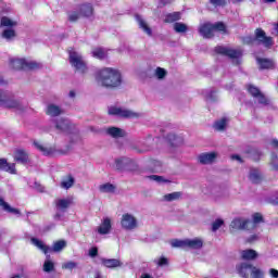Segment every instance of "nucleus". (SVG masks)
Here are the masks:
<instances>
[{
  "mask_svg": "<svg viewBox=\"0 0 278 278\" xmlns=\"http://www.w3.org/2000/svg\"><path fill=\"white\" fill-rule=\"evenodd\" d=\"M75 97H76L75 90H71L70 93H68V98L70 99H75Z\"/></svg>",
  "mask_w": 278,
  "mask_h": 278,
  "instance_id": "59",
  "label": "nucleus"
},
{
  "mask_svg": "<svg viewBox=\"0 0 278 278\" xmlns=\"http://www.w3.org/2000/svg\"><path fill=\"white\" fill-rule=\"evenodd\" d=\"M252 220H253V225H257V224H260V223H263L264 217H263L262 214H260V213H254V214L252 215Z\"/></svg>",
  "mask_w": 278,
  "mask_h": 278,
  "instance_id": "48",
  "label": "nucleus"
},
{
  "mask_svg": "<svg viewBox=\"0 0 278 278\" xmlns=\"http://www.w3.org/2000/svg\"><path fill=\"white\" fill-rule=\"evenodd\" d=\"M96 81L103 88H118L123 84V78L118 70L104 67L97 72Z\"/></svg>",
  "mask_w": 278,
  "mask_h": 278,
  "instance_id": "1",
  "label": "nucleus"
},
{
  "mask_svg": "<svg viewBox=\"0 0 278 278\" xmlns=\"http://www.w3.org/2000/svg\"><path fill=\"white\" fill-rule=\"evenodd\" d=\"M72 204L73 200L71 198L55 200L56 213L54 215V220H62L64 214H66V210L71 207Z\"/></svg>",
  "mask_w": 278,
  "mask_h": 278,
  "instance_id": "11",
  "label": "nucleus"
},
{
  "mask_svg": "<svg viewBox=\"0 0 278 278\" xmlns=\"http://www.w3.org/2000/svg\"><path fill=\"white\" fill-rule=\"evenodd\" d=\"M55 127L62 134H71V129L73 128V125H71V122L68 119H59L56 122Z\"/></svg>",
  "mask_w": 278,
  "mask_h": 278,
  "instance_id": "20",
  "label": "nucleus"
},
{
  "mask_svg": "<svg viewBox=\"0 0 278 278\" xmlns=\"http://www.w3.org/2000/svg\"><path fill=\"white\" fill-rule=\"evenodd\" d=\"M206 99H208V101H214L216 99V92L211 91L207 96Z\"/></svg>",
  "mask_w": 278,
  "mask_h": 278,
  "instance_id": "56",
  "label": "nucleus"
},
{
  "mask_svg": "<svg viewBox=\"0 0 278 278\" xmlns=\"http://www.w3.org/2000/svg\"><path fill=\"white\" fill-rule=\"evenodd\" d=\"M256 100L260 103V105H268L269 103V101L267 100L266 96H264V93L258 94Z\"/></svg>",
  "mask_w": 278,
  "mask_h": 278,
  "instance_id": "49",
  "label": "nucleus"
},
{
  "mask_svg": "<svg viewBox=\"0 0 278 278\" xmlns=\"http://www.w3.org/2000/svg\"><path fill=\"white\" fill-rule=\"evenodd\" d=\"M70 64L75 68L76 73H81V75L88 73V64L86 63V60H84L81 53L73 49L70 50Z\"/></svg>",
  "mask_w": 278,
  "mask_h": 278,
  "instance_id": "5",
  "label": "nucleus"
},
{
  "mask_svg": "<svg viewBox=\"0 0 278 278\" xmlns=\"http://www.w3.org/2000/svg\"><path fill=\"white\" fill-rule=\"evenodd\" d=\"M83 16L81 13H77V12H71L68 13V21H71V23H75L76 21H79V17Z\"/></svg>",
  "mask_w": 278,
  "mask_h": 278,
  "instance_id": "46",
  "label": "nucleus"
},
{
  "mask_svg": "<svg viewBox=\"0 0 278 278\" xmlns=\"http://www.w3.org/2000/svg\"><path fill=\"white\" fill-rule=\"evenodd\" d=\"M187 249H203V241L200 238L187 239Z\"/></svg>",
  "mask_w": 278,
  "mask_h": 278,
  "instance_id": "25",
  "label": "nucleus"
},
{
  "mask_svg": "<svg viewBox=\"0 0 278 278\" xmlns=\"http://www.w3.org/2000/svg\"><path fill=\"white\" fill-rule=\"evenodd\" d=\"M96 231H98L100 236H108V233L112 231V219L110 217H105Z\"/></svg>",
  "mask_w": 278,
  "mask_h": 278,
  "instance_id": "14",
  "label": "nucleus"
},
{
  "mask_svg": "<svg viewBox=\"0 0 278 278\" xmlns=\"http://www.w3.org/2000/svg\"><path fill=\"white\" fill-rule=\"evenodd\" d=\"M63 270H75L77 268V263L70 261L62 264Z\"/></svg>",
  "mask_w": 278,
  "mask_h": 278,
  "instance_id": "44",
  "label": "nucleus"
},
{
  "mask_svg": "<svg viewBox=\"0 0 278 278\" xmlns=\"http://www.w3.org/2000/svg\"><path fill=\"white\" fill-rule=\"evenodd\" d=\"M47 114L48 116H60V114H62V109L58 105L50 104L48 105Z\"/></svg>",
  "mask_w": 278,
  "mask_h": 278,
  "instance_id": "30",
  "label": "nucleus"
},
{
  "mask_svg": "<svg viewBox=\"0 0 278 278\" xmlns=\"http://www.w3.org/2000/svg\"><path fill=\"white\" fill-rule=\"evenodd\" d=\"M254 240H257V236H255V235L250 237L249 242H254Z\"/></svg>",
  "mask_w": 278,
  "mask_h": 278,
  "instance_id": "62",
  "label": "nucleus"
},
{
  "mask_svg": "<svg viewBox=\"0 0 278 278\" xmlns=\"http://www.w3.org/2000/svg\"><path fill=\"white\" fill-rule=\"evenodd\" d=\"M31 244H34V247H37V249H39V251H42V253H45V255H47V253H60V251H62L63 249L66 248V241L64 240H60V241H55L53 243L52 248H49L47 244H45V242H42L40 239L37 238H31L30 239Z\"/></svg>",
  "mask_w": 278,
  "mask_h": 278,
  "instance_id": "4",
  "label": "nucleus"
},
{
  "mask_svg": "<svg viewBox=\"0 0 278 278\" xmlns=\"http://www.w3.org/2000/svg\"><path fill=\"white\" fill-rule=\"evenodd\" d=\"M170 244L174 249H188L187 239L185 240L174 239L170 241Z\"/></svg>",
  "mask_w": 278,
  "mask_h": 278,
  "instance_id": "34",
  "label": "nucleus"
},
{
  "mask_svg": "<svg viewBox=\"0 0 278 278\" xmlns=\"http://www.w3.org/2000/svg\"><path fill=\"white\" fill-rule=\"evenodd\" d=\"M256 40L264 45V47H273V38L267 37L264 30L257 28L255 31Z\"/></svg>",
  "mask_w": 278,
  "mask_h": 278,
  "instance_id": "15",
  "label": "nucleus"
},
{
  "mask_svg": "<svg viewBox=\"0 0 278 278\" xmlns=\"http://www.w3.org/2000/svg\"><path fill=\"white\" fill-rule=\"evenodd\" d=\"M241 257L242 260H245L247 262H251L253 260H257V252L255 250H243L241 251Z\"/></svg>",
  "mask_w": 278,
  "mask_h": 278,
  "instance_id": "23",
  "label": "nucleus"
},
{
  "mask_svg": "<svg viewBox=\"0 0 278 278\" xmlns=\"http://www.w3.org/2000/svg\"><path fill=\"white\" fill-rule=\"evenodd\" d=\"M0 170H4L11 175H16V164L8 163V160L0 159Z\"/></svg>",
  "mask_w": 278,
  "mask_h": 278,
  "instance_id": "19",
  "label": "nucleus"
},
{
  "mask_svg": "<svg viewBox=\"0 0 278 278\" xmlns=\"http://www.w3.org/2000/svg\"><path fill=\"white\" fill-rule=\"evenodd\" d=\"M212 5L218 8V5H225V0H211Z\"/></svg>",
  "mask_w": 278,
  "mask_h": 278,
  "instance_id": "54",
  "label": "nucleus"
},
{
  "mask_svg": "<svg viewBox=\"0 0 278 278\" xmlns=\"http://www.w3.org/2000/svg\"><path fill=\"white\" fill-rule=\"evenodd\" d=\"M101 262L105 268H118L123 266V263L116 258H102Z\"/></svg>",
  "mask_w": 278,
  "mask_h": 278,
  "instance_id": "22",
  "label": "nucleus"
},
{
  "mask_svg": "<svg viewBox=\"0 0 278 278\" xmlns=\"http://www.w3.org/2000/svg\"><path fill=\"white\" fill-rule=\"evenodd\" d=\"M253 225V222L243 217H237L230 223V229L232 231H240L242 229H249V226Z\"/></svg>",
  "mask_w": 278,
  "mask_h": 278,
  "instance_id": "13",
  "label": "nucleus"
},
{
  "mask_svg": "<svg viewBox=\"0 0 278 278\" xmlns=\"http://www.w3.org/2000/svg\"><path fill=\"white\" fill-rule=\"evenodd\" d=\"M217 157H218V153L206 152L199 155V162L200 164H213V162H216Z\"/></svg>",
  "mask_w": 278,
  "mask_h": 278,
  "instance_id": "16",
  "label": "nucleus"
},
{
  "mask_svg": "<svg viewBox=\"0 0 278 278\" xmlns=\"http://www.w3.org/2000/svg\"><path fill=\"white\" fill-rule=\"evenodd\" d=\"M232 160H237L238 162H242V159L238 154L232 155Z\"/></svg>",
  "mask_w": 278,
  "mask_h": 278,
  "instance_id": "61",
  "label": "nucleus"
},
{
  "mask_svg": "<svg viewBox=\"0 0 278 278\" xmlns=\"http://www.w3.org/2000/svg\"><path fill=\"white\" fill-rule=\"evenodd\" d=\"M269 274L271 275L273 278H278V270H277V269L271 268V269L269 270Z\"/></svg>",
  "mask_w": 278,
  "mask_h": 278,
  "instance_id": "57",
  "label": "nucleus"
},
{
  "mask_svg": "<svg viewBox=\"0 0 278 278\" xmlns=\"http://www.w3.org/2000/svg\"><path fill=\"white\" fill-rule=\"evenodd\" d=\"M135 18L139 25V28L143 30V34H147V36H153V30L151 29L147 21L142 18V15L136 14Z\"/></svg>",
  "mask_w": 278,
  "mask_h": 278,
  "instance_id": "18",
  "label": "nucleus"
},
{
  "mask_svg": "<svg viewBox=\"0 0 278 278\" xmlns=\"http://www.w3.org/2000/svg\"><path fill=\"white\" fill-rule=\"evenodd\" d=\"M154 262L157 266H168V260L166 257L156 258Z\"/></svg>",
  "mask_w": 278,
  "mask_h": 278,
  "instance_id": "50",
  "label": "nucleus"
},
{
  "mask_svg": "<svg viewBox=\"0 0 278 278\" xmlns=\"http://www.w3.org/2000/svg\"><path fill=\"white\" fill-rule=\"evenodd\" d=\"M92 55L98 60H105V58H108V52L103 48H94L92 50Z\"/></svg>",
  "mask_w": 278,
  "mask_h": 278,
  "instance_id": "31",
  "label": "nucleus"
},
{
  "mask_svg": "<svg viewBox=\"0 0 278 278\" xmlns=\"http://www.w3.org/2000/svg\"><path fill=\"white\" fill-rule=\"evenodd\" d=\"M108 113L110 116H117V118H140V113L123 106L111 105Z\"/></svg>",
  "mask_w": 278,
  "mask_h": 278,
  "instance_id": "6",
  "label": "nucleus"
},
{
  "mask_svg": "<svg viewBox=\"0 0 278 278\" xmlns=\"http://www.w3.org/2000/svg\"><path fill=\"white\" fill-rule=\"evenodd\" d=\"M10 66L14 71H34V68H38V63L34 61L28 62L25 59H11Z\"/></svg>",
  "mask_w": 278,
  "mask_h": 278,
  "instance_id": "8",
  "label": "nucleus"
},
{
  "mask_svg": "<svg viewBox=\"0 0 278 278\" xmlns=\"http://www.w3.org/2000/svg\"><path fill=\"white\" fill-rule=\"evenodd\" d=\"M16 36V33L14 31V29H5L2 33V38H5V40H12V38H14Z\"/></svg>",
  "mask_w": 278,
  "mask_h": 278,
  "instance_id": "43",
  "label": "nucleus"
},
{
  "mask_svg": "<svg viewBox=\"0 0 278 278\" xmlns=\"http://www.w3.org/2000/svg\"><path fill=\"white\" fill-rule=\"evenodd\" d=\"M92 4L88 3V4H83L80 7V14L81 16H92Z\"/></svg>",
  "mask_w": 278,
  "mask_h": 278,
  "instance_id": "35",
  "label": "nucleus"
},
{
  "mask_svg": "<svg viewBox=\"0 0 278 278\" xmlns=\"http://www.w3.org/2000/svg\"><path fill=\"white\" fill-rule=\"evenodd\" d=\"M115 168L117 170H128L131 173L134 170H138V164L129 157L122 156L115 160Z\"/></svg>",
  "mask_w": 278,
  "mask_h": 278,
  "instance_id": "10",
  "label": "nucleus"
},
{
  "mask_svg": "<svg viewBox=\"0 0 278 278\" xmlns=\"http://www.w3.org/2000/svg\"><path fill=\"white\" fill-rule=\"evenodd\" d=\"M243 42L244 45H253V42H255V39L253 37L248 36L243 38Z\"/></svg>",
  "mask_w": 278,
  "mask_h": 278,
  "instance_id": "55",
  "label": "nucleus"
},
{
  "mask_svg": "<svg viewBox=\"0 0 278 278\" xmlns=\"http://www.w3.org/2000/svg\"><path fill=\"white\" fill-rule=\"evenodd\" d=\"M215 52L219 55H226L230 58L233 64H240V58H242V50H233L227 47L218 46L215 48Z\"/></svg>",
  "mask_w": 278,
  "mask_h": 278,
  "instance_id": "9",
  "label": "nucleus"
},
{
  "mask_svg": "<svg viewBox=\"0 0 278 278\" xmlns=\"http://www.w3.org/2000/svg\"><path fill=\"white\" fill-rule=\"evenodd\" d=\"M273 168H275V170H278V156L277 154H271V162H270Z\"/></svg>",
  "mask_w": 278,
  "mask_h": 278,
  "instance_id": "51",
  "label": "nucleus"
},
{
  "mask_svg": "<svg viewBox=\"0 0 278 278\" xmlns=\"http://www.w3.org/2000/svg\"><path fill=\"white\" fill-rule=\"evenodd\" d=\"M174 31H176V34H186L188 31V25L176 22L174 24Z\"/></svg>",
  "mask_w": 278,
  "mask_h": 278,
  "instance_id": "37",
  "label": "nucleus"
},
{
  "mask_svg": "<svg viewBox=\"0 0 278 278\" xmlns=\"http://www.w3.org/2000/svg\"><path fill=\"white\" fill-rule=\"evenodd\" d=\"M5 80L3 79V77H0V86H4Z\"/></svg>",
  "mask_w": 278,
  "mask_h": 278,
  "instance_id": "63",
  "label": "nucleus"
},
{
  "mask_svg": "<svg viewBox=\"0 0 278 278\" xmlns=\"http://www.w3.org/2000/svg\"><path fill=\"white\" fill-rule=\"evenodd\" d=\"M34 147L42 153V155H51L53 148L45 147L40 141H34Z\"/></svg>",
  "mask_w": 278,
  "mask_h": 278,
  "instance_id": "24",
  "label": "nucleus"
},
{
  "mask_svg": "<svg viewBox=\"0 0 278 278\" xmlns=\"http://www.w3.org/2000/svg\"><path fill=\"white\" fill-rule=\"evenodd\" d=\"M250 94H252V97H254V99H257V96H260L262 92L260 91V89L253 85H250L248 88Z\"/></svg>",
  "mask_w": 278,
  "mask_h": 278,
  "instance_id": "45",
  "label": "nucleus"
},
{
  "mask_svg": "<svg viewBox=\"0 0 278 278\" xmlns=\"http://www.w3.org/2000/svg\"><path fill=\"white\" fill-rule=\"evenodd\" d=\"M249 179L252 184H260V181H262V174L258 169L253 168L250 170Z\"/></svg>",
  "mask_w": 278,
  "mask_h": 278,
  "instance_id": "28",
  "label": "nucleus"
},
{
  "mask_svg": "<svg viewBox=\"0 0 278 278\" xmlns=\"http://www.w3.org/2000/svg\"><path fill=\"white\" fill-rule=\"evenodd\" d=\"M148 179H151V181H156V184H170V180L157 175L148 176Z\"/></svg>",
  "mask_w": 278,
  "mask_h": 278,
  "instance_id": "41",
  "label": "nucleus"
},
{
  "mask_svg": "<svg viewBox=\"0 0 278 278\" xmlns=\"http://www.w3.org/2000/svg\"><path fill=\"white\" fill-rule=\"evenodd\" d=\"M121 227L125 231H134L138 229V218L131 213H124L121 217Z\"/></svg>",
  "mask_w": 278,
  "mask_h": 278,
  "instance_id": "12",
  "label": "nucleus"
},
{
  "mask_svg": "<svg viewBox=\"0 0 278 278\" xmlns=\"http://www.w3.org/2000/svg\"><path fill=\"white\" fill-rule=\"evenodd\" d=\"M55 270V263L51 261V256L47 255V258L43 263V271L45 273H53Z\"/></svg>",
  "mask_w": 278,
  "mask_h": 278,
  "instance_id": "29",
  "label": "nucleus"
},
{
  "mask_svg": "<svg viewBox=\"0 0 278 278\" xmlns=\"http://www.w3.org/2000/svg\"><path fill=\"white\" fill-rule=\"evenodd\" d=\"M13 157L17 164H27L29 162V154L23 149L15 150Z\"/></svg>",
  "mask_w": 278,
  "mask_h": 278,
  "instance_id": "17",
  "label": "nucleus"
},
{
  "mask_svg": "<svg viewBox=\"0 0 278 278\" xmlns=\"http://www.w3.org/2000/svg\"><path fill=\"white\" fill-rule=\"evenodd\" d=\"M167 140H169L173 146L177 144V142H181V139H179V137H176L175 135H169L167 137Z\"/></svg>",
  "mask_w": 278,
  "mask_h": 278,
  "instance_id": "52",
  "label": "nucleus"
},
{
  "mask_svg": "<svg viewBox=\"0 0 278 278\" xmlns=\"http://www.w3.org/2000/svg\"><path fill=\"white\" fill-rule=\"evenodd\" d=\"M15 25H16V22L12 21L9 17L3 16L0 20V27H15Z\"/></svg>",
  "mask_w": 278,
  "mask_h": 278,
  "instance_id": "39",
  "label": "nucleus"
},
{
  "mask_svg": "<svg viewBox=\"0 0 278 278\" xmlns=\"http://www.w3.org/2000/svg\"><path fill=\"white\" fill-rule=\"evenodd\" d=\"M108 136H111V138H125L126 132L124 129L112 126L106 128Z\"/></svg>",
  "mask_w": 278,
  "mask_h": 278,
  "instance_id": "21",
  "label": "nucleus"
},
{
  "mask_svg": "<svg viewBox=\"0 0 278 278\" xmlns=\"http://www.w3.org/2000/svg\"><path fill=\"white\" fill-rule=\"evenodd\" d=\"M180 20H181V13L179 12L168 13L165 16V23H175Z\"/></svg>",
  "mask_w": 278,
  "mask_h": 278,
  "instance_id": "32",
  "label": "nucleus"
},
{
  "mask_svg": "<svg viewBox=\"0 0 278 278\" xmlns=\"http://www.w3.org/2000/svg\"><path fill=\"white\" fill-rule=\"evenodd\" d=\"M222 225H225V222L223 219H216L212 224V231H218V229H220Z\"/></svg>",
  "mask_w": 278,
  "mask_h": 278,
  "instance_id": "47",
  "label": "nucleus"
},
{
  "mask_svg": "<svg viewBox=\"0 0 278 278\" xmlns=\"http://www.w3.org/2000/svg\"><path fill=\"white\" fill-rule=\"evenodd\" d=\"M271 146L274 147V149H278V140L277 139H273L271 140Z\"/></svg>",
  "mask_w": 278,
  "mask_h": 278,
  "instance_id": "58",
  "label": "nucleus"
},
{
  "mask_svg": "<svg viewBox=\"0 0 278 278\" xmlns=\"http://www.w3.org/2000/svg\"><path fill=\"white\" fill-rule=\"evenodd\" d=\"M269 203H271V205H278V198H276L275 200L270 199Z\"/></svg>",
  "mask_w": 278,
  "mask_h": 278,
  "instance_id": "60",
  "label": "nucleus"
},
{
  "mask_svg": "<svg viewBox=\"0 0 278 278\" xmlns=\"http://www.w3.org/2000/svg\"><path fill=\"white\" fill-rule=\"evenodd\" d=\"M0 207H3L5 212H10L11 214H21V212L17 208H12L10 204L3 201V199L0 198Z\"/></svg>",
  "mask_w": 278,
  "mask_h": 278,
  "instance_id": "38",
  "label": "nucleus"
},
{
  "mask_svg": "<svg viewBox=\"0 0 278 278\" xmlns=\"http://www.w3.org/2000/svg\"><path fill=\"white\" fill-rule=\"evenodd\" d=\"M154 75L159 79H164V77L168 75V72H166V70H164L163 67H156L154 71Z\"/></svg>",
  "mask_w": 278,
  "mask_h": 278,
  "instance_id": "42",
  "label": "nucleus"
},
{
  "mask_svg": "<svg viewBox=\"0 0 278 278\" xmlns=\"http://www.w3.org/2000/svg\"><path fill=\"white\" fill-rule=\"evenodd\" d=\"M181 192L175 191L172 193H167L163 197V201H166L167 203H172V201H179L181 199Z\"/></svg>",
  "mask_w": 278,
  "mask_h": 278,
  "instance_id": "27",
  "label": "nucleus"
},
{
  "mask_svg": "<svg viewBox=\"0 0 278 278\" xmlns=\"http://www.w3.org/2000/svg\"><path fill=\"white\" fill-rule=\"evenodd\" d=\"M99 190L103 194H111V193H114L116 191V187L114 185L110 184V182H106V184L100 185Z\"/></svg>",
  "mask_w": 278,
  "mask_h": 278,
  "instance_id": "26",
  "label": "nucleus"
},
{
  "mask_svg": "<svg viewBox=\"0 0 278 278\" xmlns=\"http://www.w3.org/2000/svg\"><path fill=\"white\" fill-rule=\"evenodd\" d=\"M257 64L260 68H273V61L268 59H257Z\"/></svg>",
  "mask_w": 278,
  "mask_h": 278,
  "instance_id": "40",
  "label": "nucleus"
},
{
  "mask_svg": "<svg viewBox=\"0 0 278 278\" xmlns=\"http://www.w3.org/2000/svg\"><path fill=\"white\" fill-rule=\"evenodd\" d=\"M97 255H99V249H97V248H91V249L89 250V256H90V257H97Z\"/></svg>",
  "mask_w": 278,
  "mask_h": 278,
  "instance_id": "53",
  "label": "nucleus"
},
{
  "mask_svg": "<svg viewBox=\"0 0 278 278\" xmlns=\"http://www.w3.org/2000/svg\"><path fill=\"white\" fill-rule=\"evenodd\" d=\"M75 185V178L73 176H68L61 182V188H64V190H68L70 188H73Z\"/></svg>",
  "mask_w": 278,
  "mask_h": 278,
  "instance_id": "36",
  "label": "nucleus"
},
{
  "mask_svg": "<svg viewBox=\"0 0 278 278\" xmlns=\"http://www.w3.org/2000/svg\"><path fill=\"white\" fill-rule=\"evenodd\" d=\"M0 106L8 108L9 110L23 111V103L14 98H12L8 92L0 91Z\"/></svg>",
  "mask_w": 278,
  "mask_h": 278,
  "instance_id": "7",
  "label": "nucleus"
},
{
  "mask_svg": "<svg viewBox=\"0 0 278 278\" xmlns=\"http://www.w3.org/2000/svg\"><path fill=\"white\" fill-rule=\"evenodd\" d=\"M141 278H152V277H151V275H149V274H143V275L141 276Z\"/></svg>",
  "mask_w": 278,
  "mask_h": 278,
  "instance_id": "64",
  "label": "nucleus"
},
{
  "mask_svg": "<svg viewBox=\"0 0 278 278\" xmlns=\"http://www.w3.org/2000/svg\"><path fill=\"white\" fill-rule=\"evenodd\" d=\"M216 31L227 34V26H225L223 22H217L215 24L204 23L199 27V34L202 35L203 38H214V33Z\"/></svg>",
  "mask_w": 278,
  "mask_h": 278,
  "instance_id": "3",
  "label": "nucleus"
},
{
  "mask_svg": "<svg viewBox=\"0 0 278 278\" xmlns=\"http://www.w3.org/2000/svg\"><path fill=\"white\" fill-rule=\"evenodd\" d=\"M236 270L241 278H264V270L251 263H240Z\"/></svg>",
  "mask_w": 278,
  "mask_h": 278,
  "instance_id": "2",
  "label": "nucleus"
},
{
  "mask_svg": "<svg viewBox=\"0 0 278 278\" xmlns=\"http://www.w3.org/2000/svg\"><path fill=\"white\" fill-rule=\"evenodd\" d=\"M227 123H228L227 117H224V118L215 122L214 129H216V131H225V129L227 127Z\"/></svg>",
  "mask_w": 278,
  "mask_h": 278,
  "instance_id": "33",
  "label": "nucleus"
}]
</instances>
